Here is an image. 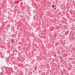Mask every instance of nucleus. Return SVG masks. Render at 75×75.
Masks as SVG:
<instances>
[{"instance_id":"f257e3e1","label":"nucleus","mask_w":75,"mask_h":75,"mask_svg":"<svg viewBox=\"0 0 75 75\" xmlns=\"http://www.w3.org/2000/svg\"><path fill=\"white\" fill-rule=\"evenodd\" d=\"M52 8H55V9H56V8H54V7H55V6L54 5H52Z\"/></svg>"},{"instance_id":"7ed1b4c3","label":"nucleus","mask_w":75,"mask_h":75,"mask_svg":"<svg viewBox=\"0 0 75 75\" xmlns=\"http://www.w3.org/2000/svg\"><path fill=\"white\" fill-rule=\"evenodd\" d=\"M17 3H18V1H17Z\"/></svg>"},{"instance_id":"20e7f679","label":"nucleus","mask_w":75,"mask_h":75,"mask_svg":"<svg viewBox=\"0 0 75 75\" xmlns=\"http://www.w3.org/2000/svg\"><path fill=\"white\" fill-rule=\"evenodd\" d=\"M13 40H12V41H13Z\"/></svg>"},{"instance_id":"f03ea898","label":"nucleus","mask_w":75,"mask_h":75,"mask_svg":"<svg viewBox=\"0 0 75 75\" xmlns=\"http://www.w3.org/2000/svg\"><path fill=\"white\" fill-rule=\"evenodd\" d=\"M62 57H60V58H62Z\"/></svg>"}]
</instances>
